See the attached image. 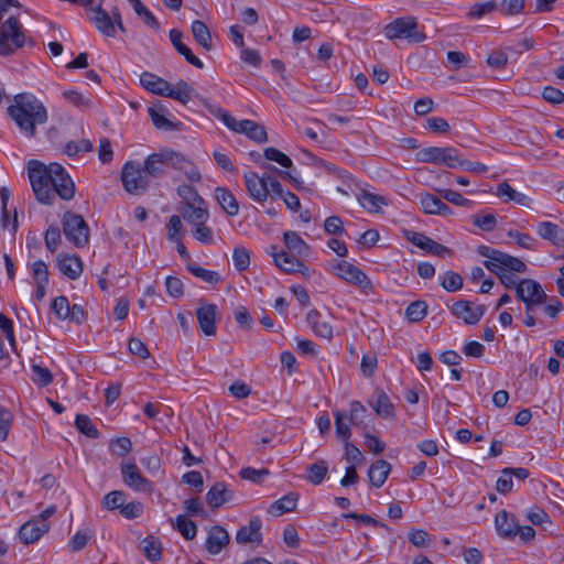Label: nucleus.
<instances>
[{
	"mask_svg": "<svg viewBox=\"0 0 564 564\" xmlns=\"http://www.w3.org/2000/svg\"><path fill=\"white\" fill-rule=\"evenodd\" d=\"M28 173L36 199L42 204H52L57 194L62 199L74 197L75 184L59 163L45 165L37 160L28 163Z\"/></svg>",
	"mask_w": 564,
	"mask_h": 564,
	"instance_id": "f257e3e1",
	"label": "nucleus"
},
{
	"mask_svg": "<svg viewBox=\"0 0 564 564\" xmlns=\"http://www.w3.org/2000/svg\"><path fill=\"white\" fill-rule=\"evenodd\" d=\"M8 116L14 121L20 133L33 139L36 137V126L46 123L47 110L43 102L33 95L18 94L14 102L7 108Z\"/></svg>",
	"mask_w": 564,
	"mask_h": 564,
	"instance_id": "f03ea898",
	"label": "nucleus"
},
{
	"mask_svg": "<svg viewBox=\"0 0 564 564\" xmlns=\"http://www.w3.org/2000/svg\"><path fill=\"white\" fill-rule=\"evenodd\" d=\"M204 105L208 109L209 113L219 118L230 130L237 133H243L257 143H264L268 141V133L264 126L248 119L238 121L227 110L223 109L218 105L210 104L208 101H204Z\"/></svg>",
	"mask_w": 564,
	"mask_h": 564,
	"instance_id": "7ed1b4c3",
	"label": "nucleus"
},
{
	"mask_svg": "<svg viewBox=\"0 0 564 564\" xmlns=\"http://www.w3.org/2000/svg\"><path fill=\"white\" fill-rule=\"evenodd\" d=\"M25 35L15 17H9L0 26V55L8 56L24 46Z\"/></svg>",
	"mask_w": 564,
	"mask_h": 564,
	"instance_id": "20e7f679",
	"label": "nucleus"
},
{
	"mask_svg": "<svg viewBox=\"0 0 564 564\" xmlns=\"http://www.w3.org/2000/svg\"><path fill=\"white\" fill-rule=\"evenodd\" d=\"M121 181L124 189L134 195L144 193L151 184V180L145 174L143 166L133 161H129L123 165Z\"/></svg>",
	"mask_w": 564,
	"mask_h": 564,
	"instance_id": "39448f33",
	"label": "nucleus"
},
{
	"mask_svg": "<svg viewBox=\"0 0 564 564\" xmlns=\"http://www.w3.org/2000/svg\"><path fill=\"white\" fill-rule=\"evenodd\" d=\"M458 154L459 151L452 147H429L417 151L415 160L422 163H433L455 169L457 167Z\"/></svg>",
	"mask_w": 564,
	"mask_h": 564,
	"instance_id": "423d86ee",
	"label": "nucleus"
},
{
	"mask_svg": "<svg viewBox=\"0 0 564 564\" xmlns=\"http://www.w3.org/2000/svg\"><path fill=\"white\" fill-rule=\"evenodd\" d=\"M63 231L74 246L83 248L89 239V227L85 219L77 214L67 212L63 216Z\"/></svg>",
	"mask_w": 564,
	"mask_h": 564,
	"instance_id": "0eeeda50",
	"label": "nucleus"
},
{
	"mask_svg": "<svg viewBox=\"0 0 564 564\" xmlns=\"http://www.w3.org/2000/svg\"><path fill=\"white\" fill-rule=\"evenodd\" d=\"M384 35L389 40L406 39L420 43L425 39L423 33L417 31V23L414 18H398L384 26Z\"/></svg>",
	"mask_w": 564,
	"mask_h": 564,
	"instance_id": "6e6552de",
	"label": "nucleus"
},
{
	"mask_svg": "<svg viewBox=\"0 0 564 564\" xmlns=\"http://www.w3.org/2000/svg\"><path fill=\"white\" fill-rule=\"evenodd\" d=\"M120 473L123 484L135 492L151 494L153 482L145 478L133 460L121 462Z\"/></svg>",
	"mask_w": 564,
	"mask_h": 564,
	"instance_id": "1a4fd4ad",
	"label": "nucleus"
},
{
	"mask_svg": "<svg viewBox=\"0 0 564 564\" xmlns=\"http://www.w3.org/2000/svg\"><path fill=\"white\" fill-rule=\"evenodd\" d=\"M173 164V150L169 148L161 149L159 152L148 155L144 160L143 169L145 174L152 181L164 176Z\"/></svg>",
	"mask_w": 564,
	"mask_h": 564,
	"instance_id": "9d476101",
	"label": "nucleus"
},
{
	"mask_svg": "<svg viewBox=\"0 0 564 564\" xmlns=\"http://www.w3.org/2000/svg\"><path fill=\"white\" fill-rule=\"evenodd\" d=\"M335 274L348 283L359 286L362 291L371 290L372 283L367 274L358 267L347 262L340 261L333 268Z\"/></svg>",
	"mask_w": 564,
	"mask_h": 564,
	"instance_id": "9b49d317",
	"label": "nucleus"
},
{
	"mask_svg": "<svg viewBox=\"0 0 564 564\" xmlns=\"http://www.w3.org/2000/svg\"><path fill=\"white\" fill-rule=\"evenodd\" d=\"M486 312L484 305H474L471 302L466 300L457 301L452 306V313L457 318L464 321L465 324L475 325L477 324Z\"/></svg>",
	"mask_w": 564,
	"mask_h": 564,
	"instance_id": "f8f14e48",
	"label": "nucleus"
},
{
	"mask_svg": "<svg viewBox=\"0 0 564 564\" xmlns=\"http://www.w3.org/2000/svg\"><path fill=\"white\" fill-rule=\"evenodd\" d=\"M243 178L249 195L254 200L264 203L270 195L267 173L260 176L256 172L249 171L243 174Z\"/></svg>",
	"mask_w": 564,
	"mask_h": 564,
	"instance_id": "ddd939ff",
	"label": "nucleus"
},
{
	"mask_svg": "<svg viewBox=\"0 0 564 564\" xmlns=\"http://www.w3.org/2000/svg\"><path fill=\"white\" fill-rule=\"evenodd\" d=\"M89 19L96 29L105 36L113 37L116 35L115 22L110 14L100 6L87 8Z\"/></svg>",
	"mask_w": 564,
	"mask_h": 564,
	"instance_id": "4468645a",
	"label": "nucleus"
},
{
	"mask_svg": "<svg viewBox=\"0 0 564 564\" xmlns=\"http://www.w3.org/2000/svg\"><path fill=\"white\" fill-rule=\"evenodd\" d=\"M516 296L522 302L538 301L545 302L546 293L543 291L541 284L531 279H522L516 291Z\"/></svg>",
	"mask_w": 564,
	"mask_h": 564,
	"instance_id": "2eb2a0df",
	"label": "nucleus"
},
{
	"mask_svg": "<svg viewBox=\"0 0 564 564\" xmlns=\"http://www.w3.org/2000/svg\"><path fill=\"white\" fill-rule=\"evenodd\" d=\"M262 520L259 517H252L248 525L241 527L236 533V541L239 544L256 543L259 545L262 542Z\"/></svg>",
	"mask_w": 564,
	"mask_h": 564,
	"instance_id": "dca6fc26",
	"label": "nucleus"
},
{
	"mask_svg": "<svg viewBox=\"0 0 564 564\" xmlns=\"http://www.w3.org/2000/svg\"><path fill=\"white\" fill-rule=\"evenodd\" d=\"M270 254L273 257L276 267L285 273L302 272L303 269H306L301 260L284 250L276 251L275 246H271Z\"/></svg>",
	"mask_w": 564,
	"mask_h": 564,
	"instance_id": "f3484780",
	"label": "nucleus"
},
{
	"mask_svg": "<svg viewBox=\"0 0 564 564\" xmlns=\"http://www.w3.org/2000/svg\"><path fill=\"white\" fill-rule=\"evenodd\" d=\"M235 492L227 487L224 481L215 482L206 494V502L213 509H218L223 505L234 499Z\"/></svg>",
	"mask_w": 564,
	"mask_h": 564,
	"instance_id": "a211bd4d",
	"label": "nucleus"
},
{
	"mask_svg": "<svg viewBox=\"0 0 564 564\" xmlns=\"http://www.w3.org/2000/svg\"><path fill=\"white\" fill-rule=\"evenodd\" d=\"M50 529V523H43V520H30L22 524L19 531V538L24 544L36 542Z\"/></svg>",
	"mask_w": 564,
	"mask_h": 564,
	"instance_id": "6ab92c4d",
	"label": "nucleus"
},
{
	"mask_svg": "<svg viewBox=\"0 0 564 564\" xmlns=\"http://www.w3.org/2000/svg\"><path fill=\"white\" fill-rule=\"evenodd\" d=\"M216 313L217 306L215 304H205L196 310L199 327L206 336L216 334Z\"/></svg>",
	"mask_w": 564,
	"mask_h": 564,
	"instance_id": "aec40b11",
	"label": "nucleus"
},
{
	"mask_svg": "<svg viewBox=\"0 0 564 564\" xmlns=\"http://www.w3.org/2000/svg\"><path fill=\"white\" fill-rule=\"evenodd\" d=\"M172 169L177 170L187 177L192 183H198L202 180V175L197 166L183 153L173 150V164Z\"/></svg>",
	"mask_w": 564,
	"mask_h": 564,
	"instance_id": "412c9836",
	"label": "nucleus"
},
{
	"mask_svg": "<svg viewBox=\"0 0 564 564\" xmlns=\"http://www.w3.org/2000/svg\"><path fill=\"white\" fill-rule=\"evenodd\" d=\"M517 519L513 514L501 510L495 517L497 533L505 539H513L517 535Z\"/></svg>",
	"mask_w": 564,
	"mask_h": 564,
	"instance_id": "4be33fe9",
	"label": "nucleus"
},
{
	"mask_svg": "<svg viewBox=\"0 0 564 564\" xmlns=\"http://www.w3.org/2000/svg\"><path fill=\"white\" fill-rule=\"evenodd\" d=\"M229 541L228 532L220 525H214L210 528L206 539V550L213 555L218 554Z\"/></svg>",
	"mask_w": 564,
	"mask_h": 564,
	"instance_id": "5701e85b",
	"label": "nucleus"
},
{
	"mask_svg": "<svg viewBox=\"0 0 564 564\" xmlns=\"http://www.w3.org/2000/svg\"><path fill=\"white\" fill-rule=\"evenodd\" d=\"M496 195L505 203L514 202L517 205L530 207L532 199L523 193L516 191L508 182L498 184Z\"/></svg>",
	"mask_w": 564,
	"mask_h": 564,
	"instance_id": "b1692460",
	"label": "nucleus"
},
{
	"mask_svg": "<svg viewBox=\"0 0 564 564\" xmlns=\"http://www.w3.org/2000/svg\"><path fill=\"white\" fill-rule=\"evenodd\" d=\"M58 270L70 280H76L83 272V263L79 257L63 254L57 257Z\"/></svg>",
	"mask_w": 564,
	"mask_h": 564,
	"instance_id": "393cba45",
	"label": "nucleus"
},
{
	"mask_svg": "<svg viewBox=\"0 0 564 564\" xmlns=\"http://www.w3.org/2000/svg\"><path fill=\"white\" fill-rule=\"evenodd\" d=\"M420 203L425 214L441 216L452 215V209L440 197L433 194H421Z\"/></svg>",
	"mask_w": 564,
	"mask_h": 564,
	"instance_id": "a878e982",
	"label": "nucleus"
},
{
	"mask_svg": "<svg viewBox=\"0 0 564 564\" xmlns=\"http://www.w3.org/2000/svg\"><path fill=\"white\" fill-rule=\"evenodd\" d=\"M478 253L485 258L484 265L492 273L502 271L506 253L489 246H479Z\"/></svg>",
	"mask_w": 564,
	"mask_h": 564,
	"instance_id": "bb28decb",
	"label": "nucleus"
},
{
	"mask_svg": "<svg viewBox=\"0 0 564 564\" xmlns=\"http://www.w3.org/2000/svg\"><path fill=\"white\" fill-rule=\"evenodd\" d=\"M148 111H149V116L151 117V120H152L154 127L159 130H164V131L178 130L182 124L181 122H173V121L169 120L165 117V112L167 111V109L162 105H154V106L150 107Z\"/></svg>",
	"mask_w": 564,
	"mask_h": 564,
	"instance_id": "cd10ccee",
	"label": "nucleus"
},
{
	"mask_svg": "<svg viewBox=\"0 0 564 564\" xmlns=\"http://www.w3.org/2000/svg\"><path fill=\"white\" fill-rule=\"evenodd\" d=\"M376 400L369 402L375 410L376 414L383 419H391L394 416V405L390 401L389 395L382 390L377 388L375 390Z\"/></svg>",
	"mask_w": 564,
	"mask_h": 564,
	"instance_id": "c85d7f7f",
	"label": "nucleus"
},
{
	"mask_svg": "<svg viewBox=\"0 0 564 564\" xmlns=\"http://www.w3.org/2000/svg\"><path fill=\"white\" fill-rule=\"evenodd\" d=\"M538 235L552 245L560 247L564 242V232L558 225L551 221H541L536 228Z\"/></svg>",
	"mask_w": 564,
	"mask_h": 564,
	"instance_id": "c756f323",
	"label": "nucleus"
},
{
	"mask_svg": "<svg viewBox=\"0 0 564 564\" xmlns=\"http://www.w3.org/2000/svg\"><path fill=\"white\" fill-rule=\"evenodd\" d=\"M391 471V465L387 460L378 459L372 463L368 470V477L372 486L380 488L386 482Z\"/></svg>",
	"mask_w": 564,
	"mask_h": 564,
	"instance_id": "7c9ffc66",
	"label": "nucleus"
},
{
	"mask_svg": "<svg viewBox=\"0 0 564 564\" xmlns=\"http://www.w3.org/2000/svg\"><path fill=\"white\" fill-rule=\"evenodd\" d=\"M140 83L142 85V87L145 88L147 90H149L155 95H160V96H164V97H165V94L170 86V83L167 80H165L150 72H144L141 74Z\"/></svg>",
	"mask_w": 564,
	"mask_h": 564,
	"instance_id": "2f4dec72",
	"label": "nucleus"
},
{
	"mask_svg": "<svg viewBox=\"0 0 564 564\" xmlns=\"http://www.w3.org/2000/svg\"><path fill=\"white\" fill-rule=\"evenodd\" d=\"M215 198L220 207L229 215L236 216L239 213V204L235 195L225 187H217L215 189Z\"/></svg>",
	"mask_w": 564,
	"mask_h": 564,
	"instance_id": "473e14b6",
	"label": "nucleus"
},
{
	"mask_svg": "<svg viewBox=\"0 0 564 564\" xmlns=\"http://www.w3.org/2000/svg\"><path fill=\"white\" fill-rule=\"evenodd\" d=\"M321 313L317 310H311L307 313L306 321L316 336L325 339H332L333 327L327 322H321Z\"/></svg>",
	"mask_w": 564,
	"mask_h": 564,
	"instance_id": "72a5a7b5",
	"label": "nucleus"
},
{
	"mask_svg": "<svg viewBox=\"0 0 564 564\" xmlns=\"http://www.w3.org/2000/svg\"><path fill=\"white\" fill-rule=\"evenodd\" d=\"M194 96V89L185 80L181 79L175 86L170 84L165 97L172 98L186 105Z\"/></svg>",
	"mask_w": 564,
	"mask_h": 564,
	"instance_id": "f704fd0d",
	"label": "nucleus"
},
{
	"mask_svg": "<svg viewBox=\"0 0 564 564\" xmlns=\"http://www.w3.org/2000/svg\"><path fill=\"white\" fill-rule=\"evenodd\" d=\"M299 497L296 492H290L283 496L269 507V512L274 517H279L285 512L295 510Z\"/></svg>",
	"mask_w": 564,
	"mask_h": 564,
	"instance_id": "c9c22d12",
	"label": "nucleus"
},
{
	"mask_svg": "<svg viewBox=\"0 0 564 564\" xmlns=\"http://www.w3.org/2000/svg\"><path fill=\"white\" fill-rule=\"evenodd\" d=\"M285 247L299 257H307L310 246L295 231H285L283 235Z\"/></svg>",
	"mask_w": 564,
	"mask_h": 564,
	"instance_id": "e433bc0d",
	"label": "nucleus"
},
{
	"mask_svg": "<svg viewBox=\"0 0 564 564\" xmlns=\"http://www.w3.org/2000/svg\"><path fill=\"white\" fill-rule=\"evenodd\" d=\"M191 30L193 37L199 45H202L206 51H210L213 48L212 34L205 22L200 20L193 21Z\"/></svg>",
	"mask_w": 564,
	"mask_h": 564,
	"instance_id": "4c0bfd02",
	"label": "nucleus"
},
{
	"mask_svg": "<svg viewBox=\"0 0 564 564\" xmlns=\"http://www.w3.org/2000/svg\"><path fill=\"white\" fill-rule=\"evenodd\" d=\"M368 415V411L366 406L360 401H351L350 402V411L349 415H347L349 423L352 426L367 430L368 424L366 422V416Z\"/></svg>",
	"mask_w": 564,
	"mask_h": 564,
	"instance_id": "58836bf2",
	"label": "nucleus"
},
{
	"mask_svg": "<svg viewBox=\"0 0 564 564\" xmlns=\"http://www.w3.org/2000/svg\"><path fill=\"white\" fill-rule=\"evenodd\" d=\"M141 549L151 562H158L162 557V543L153 535H148L141 541Z\"/></svg>",
	"mask_w": 564,
	"mask_h": 564,
	"instance_id": "ea45409f",
	"label": "nucleus"
},
{
	"mask_svg": "<svg viewBox=\"0 0 564 564\" xmlns=\"http://www.w3.org/2000/svg\"><path fill=\"white\" fill-rule=\"evenodd\" d=\"M202 205L203 204L183 205L178 207V216H181V218L186 223H193L195 220H200L202 218H209L208 209Z\"/></svg>",
	"mask_w": 564,
	"mask_h": 564,
	"instance_id": "a19ab883",
	"label": "nucleus"
},
{
	"mask_svg": "<svg viewBox=\"0 0 564 564\" xmlns=\"http://www.w3.org/2000/svg\"><path fill=\"white\" fill-rule=\"evenodd\" d=\"M186 269L196 278H199L204 282L215 285L220 281V275L216 271H210L202 268L197 262L188 261Z\"/></svg>",
	"mask_w": 564,
	"mask_h": 564,
	"instance_id": "79ce46f5",
	"label": "nucleus"
},
{
	"mask_svg": "<svg viewBox=\"0 0 564 564\" xmlns=\"http://www.w3.org/2000/svg\"><path fill=\"white\" fill-rule=\"evenodd\" d=\"M328 473V464L321 459L307 467L306 480L315 486L321 485Z\"/></svg>",
	"mask_w": 564,
	"mask_h": 564,
	"instance_id": "37998d69",
	"label": "nucleus"
},
{
	"mask_svg": "<svg viewBox=\"0 0 564 564\" xmlns=\"http://www.w3.org/2000/svg\"><path fill=\"white\" fill-rule=\"evenodd\" d=\"M128 1L132 4L135 13L138 14V17L140 19H142L144 24H147L148 26H150L153 30L160 29V23H159L158 19L152 14V12L140 0H128Z\"/></svg>",
	"mask_w": 564,
	"mask_h": 564,
	"instance_id": "c03bdc74",
	"label": "nucleus"
},
{
	"mask_svg": "<svg viewBox=\"0 0 564 564\" xmlns=\"http://www.w3.org/2000/svg\"><path fill=\"white\" fill-rule=\"evenodd\" d=\"M359 200L364 208L368 212L377 213L382 205H387V200L383 196L376 195L369 192H362Z\"/></svg>",
	"mask_w": 564,
	"mask_h": 564,
	"instance_id": "a18cd8bd",
	"label": "nucleus"
},
{
	"mask_svg": "<svg viewBox=\"0 0 564 564\" xmlns=\"http://www.w3.org/2000/svg\"><path fill=\"white\" fill-rule=\"evenodd\" d=\"M427 313V304L424 301H414L405 310V317L412 322H421Z\"/></svg>",
	"mask_w": 564,
	"mask_h": 564,
	"instance_id": "49530a36",
	"label": "nucleus"
},
{
	"mask_svg": "<svg viewBox=\"0 0 564 564\" xmlns=\"http://www.w3.org/2000/svg\"><path fill=\"white\" fill-rule=\"evenodd\" d=\"M75 426L80 433L88 437L97 438L99 436L98 430L96 429L90 417L86 414L76 415Z\"/></svg>",
	"mask_w": 564,
	"mask_h": 564,
	"instance_id": "de8ad7c7",
	"label": "nucleus"
},
{
	"mask_svg": "<svg viewBox=\"0 0 564 564\" xmlns=\"http://www.w3.org/2000/svg\"><path fill=\"white\" fill-rule=\"evenodd\" d=\"M335 417V432L338 438L348 442L351 436L350 423L345 422L347 415L341 411L334 412Z\"/></svg>",
	"mask_w": 564,
	"mask_h": 564,
	"instance_id": "09e8293b",
	"label": "nucleus"
},
{
	"mask_svg": "<svg viewBox=\"0 0 564 564\" xmlns=\"http://www.w3.org/2000/svg\"><path fill=\"white\" fill-rule=\"evenodd\" d=\"M175 527L186 540H193L197 534L196 523L183 514L177 516Z\"/></svg>",
	"mask_w": 564,
	"mask_h": 564,
	"instance_id": "8fccbe9b",
	"label": "nucleus"
},
{
	"mask_svg": "<svg viewBox=\"0 0 564 564\" xmlns=\"http://www.w3.org/2000/svg\"><path fill=\"white\" fill-rule=\"evenodd\" d=\"M177 194L184 200V205L205 204L204 199L198 195L197 191L191 185H180Z\"/></svg>",
	"mask_w": 564,
	"mask_h": 564,
	"instance_id": "3c124183",
	"label": "nucleus"
},
{
	"mask_svg": "<svg viewBox=\"0 0 564 564\" xmlns=\"http://www.w3.org/2000/svg\"><path fill=\"white\" fill-rule=\"evenodd\" d=\"M442 198L445 200L462 207L470 208L474 203L470 199L465 198L460 193L453 189H438Z\"/></svg>",
	"mask_w": 564,
	"mask_h": 564,
	"instance_id": "603ef678",
	"label": "nucleus"
},
{
	"mask_svg": "<svg viewBox=\"0 0 564 564\" xmlns=\"http://www.w3.org/2000/svg\"><path fill=\"white\" fill-rule=\"evenodd\" d=\"M167 234H166V238L170 240V241H177L181 238V235L183 234V224H182V218L181 216L178 215H172L169 219V223H167Z\"/></svg>",
	"mask_w": 564,
	"mask_h": 564,
	"instance_id": "864d4df0",
	"label": "nucleus"
},
{
	"mask_svg": "<svg viewBox=\"0 0 564 564\" xmlns=\"http://www.w3.org/2000/svg\"><path fill=\"white\" fill-rule=\"evenodd\" d=\"M232 261L237 271H245L250 264L249 251L245 247H236L232 252Z\"/></svg>",
	"mask_w": 564,
	"mask_h": 564,
	"instance_id": "5fc2aeb1",
	"label": "nucleus"
},
{
	"mask_svg": "<svg viewBox=\"0 0 564 564\" xmlns=\"http://www.w3.org/2000/svg\"><path fill=\"white\" fill-rule=\"evenodd\" d=\"M498 4L496 1L490 0L486 2H477L475 3L469 12L468 17L471 19H480L485 14H488L497 9Z\"/></svg>",
	"mask_w": 564,
	"mask_h": 564,
	"instance_id": "6e6d98bb",
	"label": "nucleus"
},
{
	"mask_svg": "<svg viewBox=\"0 0 564 564\" xmlns=\"http://www.w3.org/2000/svg\"><path fill=\"white\" fill-rule=\"evenodd\" d=\"M441 285L447 292H456L463 288V278L454 271H447L441 282Z\"/></svg>",
	"mask_w": 564,
	"mask_h": 564,
	"instance_id": "4d7b16f0",
	"label": "nucleus"
},
{
	"mask_svg": "<svg viewBox=\"0 0 564 564\" xmlns=\"http://www.w3.org/2000/svg\"><path fill=\"white\" fill-rule=\"evenodd\" d=\"M63 97L68 102H70L72 105H74L78 108L88 109L93 105V102L89 98L85 97L82 93H79L77 90H66L63 93Z\"/></svg>",
	"mask_w": 564,
	"mask_h": 564,
	"instance_id": "13d9d810",
	"label": "nucleus"
},
{
	"mask_svg": "<svg viewBox=\"0 0 564 564\" xmlns=\"http://www.w3.org/2000/svg\"><path fill=\"white\" fill-rule=\"evenodd\" d=\"M124 492L121 490H113L107 494L102 500V507L107 510L120 509L124 501Z\"/></svg>",
	"mask_w": 564,
	"mask_h": 564,
	"instance_id": "bf43d9fd",
	"label": "nucleus"
},
{
	"mask_svg": "<svg viewBox=\"0 0 564 564\" xmlns=\"http://www.w3.org/2000/svg\"><path fill=\"white\" fill-rule=\"evenodd\" d=\"M33 381L41 386L46 387L53 381V375L47 368H43L40 365H32Z\"/></svg>",
	"mask_w": 564,
	"mask_h": 564,
	"instance_id": "052dcab7",
	"label": "nucleus"
},
{
	"mask_svg": "<svg viewBox=\"0 0 564 564\" xmlns=\"http://www.w3.org/2000/svg\"><path fill=\"white\" fill-rule=\"evenodd\" d=\"M263 156L269 161L279 163L283 167H291L293 164L292 160L286 154L275 148L264 149Z\"/></svg>",
	"mask_w": 564,
	"mask_h": 564,
	"instance_id": "680f3d73",
	"label": "nucleus"
},
{
	"mask_svg": "<svg viewBox=\"0 0 564 564\" xmlns=\"http://www.w3.org/2000/svg\"><path fill=\"white\" fill-rule=\"evenodd\" d=\"M270 474L269 469L262 468V469H254L251 467L242 468L239 473L240 477L245 480H250L254 484H261Z\"/></svg>",
	"mask_w": 564,
	"mask_h": 564,
	"instance_id": "e2e57ef3",
	"label": "nucleus"
},
{
	"mask_svg": "<svg viewBox=\"0 0 564 564\" xmlns=\"http://www.w3.org/2000/svg\"><path fill=\"white\" fill-rule=\"evenodd\" d=\"M44 239L47 250L54 253L57 250L58 245L61 242L59 228L57 226H50L45 231Z\"/></svg>",
	"mask_w": 564,
	"mask_h": 564,
	"instance_id": "0e129e2a",
	"label": "nucleus"
},
{
	"mask_svg": "<svg viewBox=\"0 0 564 564\" xmlns=\"http://www.w3.org/2000/svg\"><path fill=\"white\" fill-rule=\"evenodd\" d=\"M110 451L118 456H124L132 451V442L129 437H118L110 443Z\"/></svg>",
	"mask_w": 564,
	"mask_h": 564,
	"instance_id": "69168bd1",
	"label": "nucleus"
},
{
	"mask_svg": "<svg viewBox=\"0 0 564 564\" xmlns=\"http://www.w3.org/2000/svg\"><path fill=\"white\" fill-rule=\"evenodd\" d=\"M474 225L484 231H492L497 227V218L494 214L475 215Z\"/></svg>",
	"mask_w": 564,
	"mask_h": 564,
	"instance_id": "338daca9",
	"label": "nucleus"
},
{
	"mask_svg": "<svg viewBox=\"0 0 564 564\" xmlns=\"http://www.w3.org/2000/svg\"><path fill=\"white\" fill-rule=\"evenodd\" d=\"M91 539V534L88 530H80L74 534L69 542L70 550L73 552L82 551Z\"/></svg>",
	"mask_w": 564,
	"mask_h": 564,
	"instance_id": "774afa93",
	"label": "nucleus"
}]
</instances>
